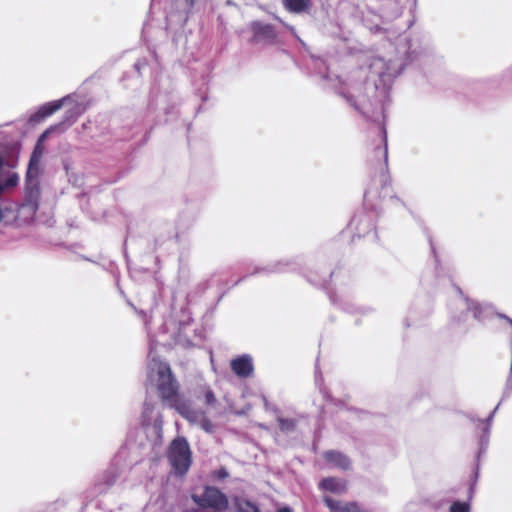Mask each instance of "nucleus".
I'll return each instance as SVG.
<instances>
[{
    "mask_svg": "<svg viewBox=\"0 0 512 512\" xmlns=\"http://www.w3.org/2000/svg\"><path fill=\"white\" fill-rule=\"evenodd\" d=\"M149 381L157 388L164 399H171L176 392V386L169 367L162 362L154 361L150 367Z\"/></svg>",
    "mask_w": 512,
    "mask_h": 512,
    "instance_id": "obj_1",
    "label": "nucleus"
},
{
    "mask_svg": "<svg viewBox=\"0 0 512 512\" xmlns=\"http://www.w3.org/2000/svg\"><path fill=\"white\" fill-rule=\"evenodd\" d=\"M170 463L177 474H185L191 465V452L184 439L174 440L169 448Z\"/></svg>",
    "mask_w": 512,
    "mask_h": 512,
    "instance_id": "obj_2",
    "label": "nucleus"
},
{
    "mask_svg": "<svg viewBox=\"0 0 512 512\" xmlns=\"http://www.w3.org/2000/svg\"><path fill=\"white\" fill-rule=\"evenodd\" d=\"M70 107L69 111H71V118L76 115L82 113L84 111V107L73 104L70 98H63L60 100H55L41 106L38 111L35 113L33 120L41 121L46 117L50 116L54 112L58 111L62 107Z\"/></svg>",
    "mask_w": 512,
    "mask_h": 512,
    "instance_id": "obj_3",
    "label": "nucleus"
},
{
    "mask_svg": "<svg viewBox=\"0 0 512 512\" xmlns=\"http://www.w3.org/2000/svg\"><path fill=\"white\" fill-rule=\"evenodd\" d=\"M202 506H211L218 509L224 508L227 505L225 497L215 488H206L202 498H194Z\"/></svg>",
    "mask_w": 512,
    "mask_h": 512,
    "instance_id": "obj_4",
    "label": "nucleus"
},
{
    "mask_svg": "<svg viewBox=\"0 0 512 512\" xmlns=\"http://www.w3.org/2000/svg\"><path fill=\"white\" fill-rule=\"evenodd\" d=\"M18 181V174L5 166L0 157V192L15 187Z\"/></svg>",
    "mask_w": 512,
    "mask_h": 512,
    "instance_id": "obj_5",
    "label": "nucleus"
},
{
    "mask_svg": "<svg viewBox=\"0 0 512 512\" xmlns=\"http://www.w3.org/2000/svg\"><path fill=\"white\" fill-rule=\"evenodd\" d=\"M324 502L330 512H365L354 502H342L330 497H324Z\"/></svg>",
    "mask_w": 512,
    "mask_h": 512,
    "instance_id": "obj_6",
    "label": "nucleus"
},
{
    "mask_svg": "<svg viewBox=\"0 0 512 512\" xmlns=\"http://www.w3.org/2000/svg\"><path fill=\"white\" fill-rule=\"evenodd\" d=\"M321 490L331 493H342L346 490V484L334 478H326L319 484Z\"/></svg>",
    "mask_w": 512,
    "mask_h": 512,
    "instance_id": "obj_7",
    "label": "nucleus"
},
{
    "mask_svg": "<svg viewBox=\"0 0 512 512\" xmlns=\"http://www.w3.org/2000/svg\"><path fill=\"white\" fill-rule=\"evenodd\" d=\"M233 371L239 376H247L252 372V363L248 357H241L232 362Z\"/></svg>",
    "mask_w": 512,
    "mask_h": 512,
    "instance_id": "obj_8",
    "label": "nucleus"
},
{
    "mask_svg": "<svg viewBox=\"0 0 512 512\" xmlns=\"http://www.w3.org/2000/svg\"><path fill=\"white\" fill-rule=\"evenodd\" d=\"M309 0H284V7L292 13H301L308 10Z\"/></svg>",
    "mask_w": 512,
    "mask_h": 512,
    "instance_id": "obj_9",
    "label": "nucleus"
},
{
    "mask_svg": "<svg viewBox=\"0 0 512 512\" xmlns=\"http://www.w3.org/2000/svg\"><path fill=\"white\" fill-rule=\"evenodd\" d=\"M327 458L331 462L335 463L336 465H338L342 468H347L350 465L349 460L340 453L329 452V453H327Z\"/></svg>",
    "mask_w": 512,
    "mask_h": 512,
    "instance_id": "obj_10",
    "label": "nucleus"
},
{
    "mask_svg": "<svg viewBox=\"0 0 512 512\" xmlns=\"http://www.w3.org/2000/svg\"><path fill=\"white\" fill-rule=\"evenodd\" d=\"M239 512H259L257 507L247 501H241L238 503Z\"/></svg>",
    "mask_w": 512,
    "mask_h": 512,
    "instance_id": "obj_11",
    "label": "nucleus"
},
{
    "mask_svg": "<svg viewBox=\"0 0 512 512\" xmlns=\"http://www.w3.org/2000/svg\"><path fill=\"white\" fill-rule=\"evenodd\" d=\"M39 160V157L36 156V154L33 155L32 159H31V162H30V165H29V169H28V172H27V177L30 179L31 177L34 176V174H36V171H34V166L37 164Z\"/></svg>",
    "mask_w": 512,
    "mask_h": 512,
    "instance_id": "obj_12",
    "label": "nucleus"
},
{
    "mask_svg": "<svg viewBox=\"0 0 512 512\" xmlns=\"http://www.w3.org/2000/svg\"><path fill=\"white\" fill-rule=\"evenodd\" d=\"M451 512H469V506L465 503H455L451 507Z\"/></svg>",
    "mask_w": 512,
    "mask_h": 512,
    "instance_id": "obj_13",
    "label": "nucleus"
},
{
    "mask_svg": "<svg viewBox=\"0 0 512 512\" xmlns=\"http://www.w3.org/2000/svg\"><path fill=\"white\" fill-rule=\"evenodd\" d=\"M206 398H207V402H209V403H210V402H211V400H212V398H213V397H212V394H211L210 392H208V393H207V395H206Z\"/></svg>",
    "mask_w": 512,
    "mask_h": 512,
    "instance_id": "obj_14",
    "label": "nucleus"
},
{
    "mask_svg": "<svg viewBox=\"0 0 512 512\" xmlns=\"http://www.w3.org/2000/svg\"><path fill=\"white\" fill-rule=\"evenodd\" d=\"M203 428L206 430V431H210L211 429V425H208V424H203Z\"/></svg>",
    "mask_w": 512,
    "mask_h": 512,
    "instance_id": "obj_15",
    "label": "nucleus"
},
{
    "mask_svg": "<svg viewBox=\"0 0 512 512\" xmlns=\"http://www.w3.org/2000/svg\"><path fill=\"white\" fill-rule=\"evenodd\" d=\"M277 512H292V511L288 508H281Z\"/></svg>",
    "mask_w": 512,
    "mask_h": 512,
    "instance_id": "obj_16",
    "label": "nucleus"
},
{
    "mask_svg": "<svg viewBox=\"0 0 512 512\" xmlns=\"http://www.w3.org/2000/svg\"><path fill=\"white\" fill-rule=\"evenodd\" d=\"M48 132H49V131H46L44 134H42V136H41V140H42V139H44V138L46 137V135H47V133H48Z\"/></svg>",
    "mask_w": 512,
    "mask_h": 512,
    "instance_id": "obj_17",
    "label": "nucleus"
}]
</instances>
